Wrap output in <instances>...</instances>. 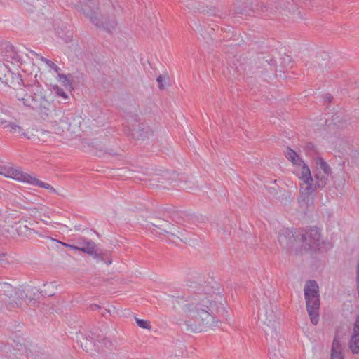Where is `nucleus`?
<instances>
[{"mask_svg": "<svg viewBox=\"0 0 359 359\" xmlns=\"http://www.w3.org/2000/svg\"><path fill=\"white\" fill-rule=\"evenodd\" d=\"M188 285L196 290L192 297L195 302L185 304L183 308L187 332H201L206 328L218 326V323L227 318L225 299L222 296L213 299V294L219 293L216 283L196 285L191 282Z\"/></svg>", "mask_w": 359, "mask_h": 359, "instance_id": "f257e3e1", "label": "nucleus"}, {"mask_svg": "<svg viewBox=\"0 0 359 359\" xmlns=\"http://www.w3.org/2000/svg\"><path fill=\"white\" fill-rule=\"evenodd\" d=\"M16 97L25 107L36 111L43 119L49 116L53 107L46 98L45 90L37 81L20 88L16 93Z\"/></svg>", "mask_w": 359, "mask_h": 359, "instance_id": "f03ea898", "label": "nucleus"}, {"mask_svg": "<svg viewBox=\"0 0 359 359\" xmlns=\"http://www.w3.org/2000/svg\"><path fill=\"white\" fill-rule=\"evenodd\" d=\"M77 9L82 12L97 28L102 29L109 34L115 31L118 22L114 17L100 15L98 12V2L95 0H83L76 5Z\"/></svg>", "mask_w": 359, "mask_h": 359, "instance_id": "7ed1b4c3", "label": "nucleus"}, {"mask_svg": "<svg viewBox=\"0 0 359 359\" xmlns=\"http://www.w3.org/2000/svg\"><path fill=\"white\" fill-rule=\"evenodd\" d=\"M304 294L306 308L311 322L313 325H316L319 322L320 305L319 287L317 282L313 280H307L304 288Z\"/></svg>", "mask_w": 359, "mask_h": 359, "instance_id": "20e7f679", "label": "nucleus"}, {"mask_svg": "<svg viewBox=\"0 0 359 359\" xmlns=\"http://www.w3.org/2000/svg\"><path fill=\"white\" fill-rule=\"evenodd\" d=\"M252 10L261 11L262 13H276L278 11L282 15H288L289 14H295L297 6L293 0H280L271 1L270 3L264 2L251 3Z\"/></svg>", "mask_w": 359, "mask_h": 359, "instance_id": "39448f33", "label": "nucleus"}, {"mask_svg": "<svg viewBox=\"0 0 359 359\" xmlns=\"http://www.w3.org/2000/svg\"><path fill=\"white\" fill-rule=\"evenodd\" d=\"M304 235L302 229H283L279 232L278 242L283 248L292 250L294 247L302 245Z\"/></svg>", "mask_w": 359, "mask_h": 359, "instance_id": "423d86ee", "label": "nucleus"}, {"mask_svg": "<svg viewBox=\"0 0 359 359\" xmlns=\"http://www.w3.org/2000/svg\"><path fill=\"white\" fill-rule=\"evenodd\" d=\"M4 291L7 293L5 295L8 297L6 302L11 309L20 306L22 301L27 297L24 290L13 287L10 284L4 283L2 285Z\"/></svg>", "mask_w": 359, "mask_h": 359, "instance_id": "0eeeda50", "label": "nucleus"}, {"mask_svg": "<svg viewBox=\"0 0 359 359\" xmlns=\"http://www.w3.org/2000/svg\"><path fill=\"white\" fill-rule=\"evenodd\" d=\"M133 121L137 123L133 124L130 129L131 137L136 140H144L154 135V130L146 123H139V116L135 114L132 116Z\"/></svg>", "mask_w": 359, "mask_h": 359, "instance_id": "6e6552de", "label": "nucleus"}, {"mask_svg": "<svg viewBox=\"0 0 359 359\" xmlns=\"http://www.w3.org/2000/svg\"><path fill=\"white\" fill-rule=\"evenodd\" d=\"M162 212L163 213V217H168L175 223L183 226H185V223L190 224L194 218L193 215L185 211H180L172 206L163 207Z\"/></svg>", "mask_w": 359, "mask_h": 359, "instance_id": "1a4fd4ad", "label": "nucleus"}, {"mask_svg": "<svg viewBox=\"0 0 359 359\" xmlns=\"http://www.w3.org/2000/svg\"><path fill=\"white\" fill-rule=\"evenodd\" d=\"M77 250L87 253L96 259L97 262L102 261L107 265L111 264L112 262L111 259L108 257H105L106 254L99 250L97 245L90 240H85L83 245L79 247Z\"/></svg>", "mask_w": 359, "mask_h": 359, "instance_id": "9d476101", "label": "nucleus"}, {"mask_svg": "<svg viewBox=\"0 0 359 359\" xmlns=\"http://www.w3.org/2000/svg\"><path fill=\"white\" fill-rule=\"evenodd\" d=\"M303 233L305 234L303 236L302 247H304V250H316L319 246L320 233L319 229L316 226L310 228L308 230L303 229Z\"/></svg>", "mask_w": 359, "mask_h": 359, "instance_id": "9b49d317", "label": "nucleus"}, {"mask_svg": "<svg viewBox=\"0 0 359 359\" xmlns=\"http://www.w3.org/2000/svg\"><path fill=\"white\" fill-rule=\"evenodd\" d=\"M154 219V222H150L151 224L158 229L162 231L161 233L162 234H170L171 236H175L173 233H171V226L173 224L168 221V217H163V213L162 212V208L158 210L157 212L152 217Z\"/></svg>", "mask_w": 359, "mask_h": 359, "instance_id": "f8f14e48", "label": "nucleus"}, {"mask_svg": "<svg viewBox=\"0 0 359 359\" xmlns=\"http://www.w3.org/2000/svg\"><path fill=\"white\" fill-rule=\"evenodd\" d=\"M95 338L96 334L91 331H88L86 333L81 331L76 332L77 343L86 352L93 351L95 347Z\"/></svg>", "mask_w": 359, "mask_h": 359, "instance_id": "ddd939ff", "label": "nucleus"}, {"mask_svg": "<svg viewBox=\"0 0 359 359\" xmlns=\"http://www.w3.org/2000/svg\"><path fill=\"white\" fill-rule=\"evenodd\" d=\"M299 178L302 179L306 185L305 187H301V191L307 194H312L315 190L319 189L316 187V183H313V179L311 176L310 169L307 165L304 164V165L302 167Z\"/></svg>", "mask_w": 359, "mask_h": 359, "instance_id": "4468645a", "label": "nucleus"}, {"mask_svg": "<svg viewBox=\"0 0 359 359\" xmlns=\"http://www.w3.org/2000/svg\"><path fill=\"white\" fill-rule=\"evenodd\" d=\"M0 55L7 62L17 65L20 63V56L15 51L14 46L9 43H4L1 45Z\"/></svg>", "mask_w": 359, "mask_h": 359, "instance_id": "2eb2a0df", "label": "nucleus"}, {"mask_svg": "<svg viewBox=\"0 0 359 359\" xmlns=\"http://www.w3.org/2000/svg\"><path fill=\"white\" fill-rule=\"evenodd\" d=\"M60 123L63 129L74 131V128L81 124L80 118L73 113H67L62 116Z\"/></svg>", "mask_w": 359, "mask_h": 359, "instance_id": "dca6fc26", "label": "nucleus"}, {"mask_svg": "<svg viewBox=\"0 0 359 359\" xmlns=\"http://www.w3.org/2000/svg\"><path fill=\"white\" fill-rule=\"evenodd\" d=\"M257 58L260 64L259 67H264L267 72L276 70V62L271 55L260 53Z\"/></svg>", "mask_w": 359, "mask_h": 359, "instance_id": "f3484780", "label": "nucleus"}, {"mask_svg": "<svg viewBox=\"0 0 359 359\" xmlns=\"http://www.w3.org/2000/svg\"><path fill=\"white\" fill-rule=\"evenodd\" d=\"M0 175L24 182L26 173L13 168L0 166Z\"/></svg>", "mask_w": 359, "mask_h": 359, "instance_id": "a211bd4d", "label": "nucleus"}, {"mask_svg": "<svg viewBox=\"0 0 359 359\" xmlns=\"http://www.w3.org/2000/svg\"><path fill=\"white\" fill-rule=\"evenodd\" d=\"M2 128L8 130L10 133H18L22 136L27 137V134L23 131L22 128L14 122H9L7 121H2L0 122Z\"/></svg>", "mask_w": 359, "mask_h": 359, "instance_id": "6ab92c4d", "label": "nucleus"}, {"mask_svg": "<svg viewBox=\"0 0 359 359\" xmlns=\"http://www.w3.org/2000/svg\"><path fill=\"white\" fill-rule=\"evenodd\" d=\"M331 359H344L341 345L337 336L334 338L331 348Z\"/></svg>", "mask_w": 359, "mask_h": 359, "instance_id": "aec40b11", "label": "nucleus"}, {"mask_svg": "<svg viewBox=\"0 0 359 359\" xmlns=\"http://www.w3.org/2000/svg\"><path fill=\"white\" fill-rule=\"evenodd\" d=\"M300 196L299 198V203L302 208H304V210H308V208L313 204V198L311 196V194H307L304 191H299Z\"/></svg>", "mask_w": 359, "mask_h": 359, "instance_id": "412c9836", "label": "nucleus"}, {"mask_svg": "<svg viewBox=\"0 0 359 359\" xmlns=\"http://www.w3.org/2000/svg\"><path fill=\"white\" fill-rule=\"evenodd\" d=\"M4 83L9 86H13V88L17 85H22L24 86L26 85L24 83L22 76L18 73L15 74L13 72H12V76H6L4 79Z\"/></svg>", "mask_w": 359, "mask_h": 359, "instance_id": "4be33fe9", "label": "nucleus"}, {"mask_svg": "<svg viewBox=\"0 0 359 359\" xmlns=\"http://www.w3.org/2000/svg\"><path fill=\"white\" fill-rule=\"evenodd\" d=\"M331 173H325L322 171H315L314 178L316 183V187L322 189L324 188L328 182V177Z\"/></svg>", "mask_w": 359, "mask_h": 359, "instance_id": "5701e85b", "label": "nucleus"}, {"mask_svg": "<svg viewBox=\"0 0 359 359\" xmlns=\"http://www.w3.org/2000/svg\"><path fill=\"white\" fill-rule=\"evenodd\" d=\"M285 156L294 165H301L302 164L303 166L305 164L297 153L290 147L287 148Z\"/></svg>", "mask_w": 359, "mask_h": 359, "instance_id": "b1692460", "label": "nucleus"}, {"mask_svg": "<svg viewBox=\"0 0 359 359\" xmlns=\"http://www.w3.org/2000/svg\"><path fill=\"white\" fill-rule=\"evenodd\" d=\"M259 318H262L263 322L264 323H275L276 316L272 310L269 311L267 309H264V311L259 313Z\"/></svg>", "mask_w": 359, "mask_h": 359, "instance_id": "393cba45", "label": "nucleus"}, {"mask_svg": "<svg viewBox=\"0 0 359 359\" xmlns=\"http://www.w3.org/2000/svg\"><path fill=\"white\" fill-rule=\"evenodd\" d=\"M24 182H27L33 185H37L39 187L44 188V189H50L52 188V186L49 184L45 183L43 182H41L36 179V177H32L26 173L25 179L24 180Z\"/></svg>", "mask_w": 359, "mask_h": 359, "instance_id": "a878e982", "label": "nucleus"}, {"mask_svg": "<svg viewBox=\"0 0 359 359\" xmlns=\"http://www.w3.org/2000/svg\"><path fill=\"white\" fill-rule=\"evenodd\" d=\"M316 170L322 171L325 173H331V168L327 162L321 157H318L316 159Z\"/></svg>", "mask_w": 359, "mask_h": 359, "instance_id": "bb28decb", "label": "nucleus"}, {"mask_svg": "<svg viewBox=\"0 0 359 359\" xmlns=\"http://www.w3.org/2000/svg\"><path fill=\"white\" fill-rule=\"evenodd\" d=\"M349 348L353 354H359V336L352 334L349 341Z\"/></svg>", "mask_w": 359, "mask_h": 359, "instance_id": "cd10ccee", "label": "nucleus"}, {"mask_svg": "<svg viewBox=\"0 0 359 359\" xmlns=\"http://www.w3.org/2000/svg\"><path fill=\"white\" fill-rule=\"evenodd\" d=\"M303 149L306 154L311 157H314L318 153L316 146L312 142H306Z\"/></svg>", "mask_w": 359, "mask_h": 359, "instance_id": "c85d7f7f", "label": "nucleus"}, {"mask_svg": "<svg viewBox=\"0 0 359 359\" xmlns=\"http://www.w3.org/2000/svg\"><path fill=\"white\" fill-rule=\"evenodd\" d=\"M12 76V72L4 63H0V81L4 83L6 76Z\"/></svg>", "mask_w": 359, "mask_h": 359, "instance_id": "c756f323", "label": "nucleus"}, {"mask_svg": "<svg viewBox=\"0 0 359 359\" xmlns=\"http://www.w3.org/2000/svg\"><path fill=\"white\" fill-rule=\"evenodd\" d=\"M39 59L46 63L51 69H53L54 72H55L57 74H59V72L61 71V69L58 67L51 60L43 57L40 56Z\"/></svg>", "mask_w": 359, "mask_h": 359, "instance_id": "7c9ffc66", "label": "nucleus"}, {"mask_svg": "<svg viewBox=\"0 0 359 359\" xmlns=\"http://www.w3.org/2000/svg\"><path fill=\"white\" fill-rule=\"evenodd\" d=\"M58 77L60 78V81L66 87L72 86V82L70 79L72 77L71 74H61L60 72L57 74Z\"/></svg>", "mask_w": 359, "mask_h": 359, "instance_id": "2f4dec72", "label": "nucleus"}, {"mask_svg": "<svg viewBox=\"0 0 359 359\" xmlns=\"http://www.w3.org/2000/svg\"><path fill=\"white\" fill-rule=\"evenodd\" d=\"M323 56L325 57H328L325 53H321L316 56V62L318 64L319 67L322 69L326 68L327 66V63L325 62L326 58H324Z\"/></svg>", "mask_w": 359, "mask_h": 359, "instance_id": "473e14b6", "label": "nucleus"}, {"mask_svg": "<svg viewBox=\"0 0 359 359\" xmlns=\"http://www.w3.org/2000/svg\"><path fill=\"white\" fill-rule=\"evenodd\" d=\"M53 90L55 93L58 95L59 97H61L65 100L69 99L67 93L60 87L55 86L53 87Z\"/></svg>", "mask_w": 359, "mask_h": 359, "instance_id": "72a5a7b5", "label": "nucleus"}, {"mask_svg": "<svg viewBox=\"0 0 359 359\" xmlns=\"http://www.w3.org/2000/svg\"><path fill=\"white\" fill-rule=\"evenodd\" d=\"M135 321L137 325L140 327L144 328V329H151L150 322L148 320H145L143 319H139L137 318H135Z\"/></svg>", "mask_w": 359, "mask_h": 359, "instance_id": "f704fd0d", "label": "nucleus"}, {"mask_svg": "<svg viewBox=\"0 0 359 359\" xmlns=\"http://www.w3.org/2000/svg\"><path fill=\"white\" fill-rule=\"evenodd\" d=\"M353 334H357V336H359V316L357 317L354 323Z\"/></svg>", "mask_w": 359, "mask_h": 359, "instance_id": "c9c22d12", "label": "nucleus"}, {"mask_svg": "<svg viewBox=\"0 0 359 359\" xmlns=\"http://www.w3.org/2000/svg\"><path fill=\"white\" fill-rule=\"evenodd\" d=\"M101 343L104 344L107 348H110L113 345L112 341L107 337H103L102 339Z\"/></svg>", "mask_w": 359, "mask_h": 359, "instance_id": "e433bc0d", "label": "nucleus"}, {"mask_svg": "<svg viewBox=\"0 0 359 359\" xmlns=\"http://www.w3.org/2000/svg\"><path fill=\"white\" fill-rule=\"evenodd\" d=\"M11 196V194L9 193V192H6V191H2L1 189H0V201L1 200H4V201H6V200H8L9 199V197Z\"/></svg>", "mask_w": 359, "mask_h": 359, "instance_id": "4c0bfd02", "label": "nucleus"}, {"mask_svg": "<svg viewBox=\"0 0 359 359\" xmlns=\"http://www.w3.org/2000/svg\"><path fill=\"white\" fill-rule=\"evenodd\" d=\"M156 81L158 82V88L161 89V90H163L165 89V86L163 83V77L162 75H159L157 78H156Z\"/></svg>", "mask_w": 359, "mask_h": 359, "instance_id": "58836bf2", "label": "nucleus"}, {"mask_svg": "<svg viewBox=\"0 0 359 359\" xmlns=\"http://www.w3.org/2000/svg\"><path fill=\"white\" fill-rule=\"evenodd\" d=\"M89 309L95 311H100L102 309V308L100 305H97V304H90L89 306Z\"/></svg>", "mask_w": 359, "mask_h": 359, "instance_id": "ea45409f", "label": "nucleus"}, {"mask_svg": "<svg viewBox=\"0 0 359 359\" xmlns=\"http://www.w3.org/2000/svg\"><path fill=\"white\" fill-rule=\"evenodd\" d=\"M62 245L68 248H70V249H72V250H76L79 249V246H76V245H71V244H68V243H62V242H60Z\"/></svg>", "mask_w": 359, "mask_h": 359, "instance_id": "a19ab883", "label": "nucleus"}, {"mask_svg": "<svg viewBox=\"0 0 359 359\" xmlns=\"http://www.w3.org/2000/svg\"><path fill=\"white\" fill-rule=\"evenodd\" d=\"M333 99V97L330 94H326L324 95V100L327 102H330Z\"/></svg>", "mask_w": 359, "mask_h": 359, "instance_id": "79ce46f5", "label": "nucleus"}, {"mask_svg": "<svg viewBox=\"0 0 359 359\" xmlns=\"http://www.w3.org/2000/svg\"><path fill=\"white\" fill-rule=\"evenodd\" d=\"M24 229L26 230V231H31V229H29L27 226H24L22 228L20 227V229L18 231V234L19 235L22 234L23 233V230Z\"/></svg>", "mask_w": 359, "mask_h": 359, "instance_id": "37998d69", "label": "nucleus"}, {"mask_svg": "<svg viewBox=\"0 0 359 359\" xmlns=\"http://www.w3.org/2000/svg\"><path fill=\"white\" fill-rule=\"evenodd\" d=\"M60 37L62 38L66 43H68L69 41H72L71 35L67 36L66 37H62V36H60Z\"/></svg>", "mask_w": 359, "mask_h": 359, "instance_id": "c03bdc74", "label": "nucleus"}, {"mask_svg": "<svg viewBox=\"0 0 359 359\" xmlns=\"http://www.w3.org/2000/svg\"><path fill=\"white\" fill-rule=\"evenodd\" d=\"M101 311H102V312H101V315H102V316H105L106 313L109 312V310L105 309H102Z\"/></svg>", "mask_w": 359, "mask_h": 359, "instance_id": "a18cd8bd", "label": "nucleus"}, {"mask_svg": "<svg viewBox=\"0 0 359 359\" xmlns=\"http://www.w3.org/2000/svg\"><path fill=\"white\" fill-rule=\"evenodd\" d=\"M283 60H287L288 62H290L291 57L289 55H286L285 57H283Z\"/></svg>", "mask_w": 359, "mask_h": 359, "instance_id": "49530a36", "label": "nucleus"}, {"mask_svg": "<svg viewBox=\"0 0 359 359\" xmlns=\"http://www.w3.org/2000/svg\"><path fill=\"white\" fill-rule=\"evenodd\" d=\"M5 255H6L4 253H1V254L0 253V262L4 261V258Z\"/></svg>", "mask_w": 359, "mask_h": 359, "instance_id": "de8ad7c7", "label": "nucleus"}, {"mask_svg": "<svg viewBox=\"0 0 359 359\" xmlns=\"http://www.w3.org/2000/svg\"><path fill=\"white\" fill-rule=\"evenodd\" d=\"M30 53H31L32 54H33L34 55H36V56H38V57L39 56V55L36 52H34V51H33V50H30Z\"/></svg>", "mask_w": 359, "mask_h": 359, "instance_id": "09e8293b", "label": "nucleus"}, {"mask_svg": "<svg viewBox=\"0 0 359 359\" xmlns=\"http://www.w3.org/2000/svg\"><path fill=\"white\" fill-rule=\"evenodd\" d=\"M48 189L50 190L51 191L54 192V193L56 192L55 189L53 187H52V188Z\"/></svg>", "mask_w": 359, "mask_h": 359, "instance_id": "8fccbe9b", "label": "nucleus"}, {"mask_svg": "<svg viewBox=\"0 0 359 359\" xmlns=\"http://www.w3.org/2000/svg\"><path fill=\"white\" fill-rule=\"evenodd\" d=\"M48 189L50 190L51 191L54 192V193L56 192L55 189L53 187H52V188Z\"/></svg>", "mask_w": 359, "mask_h": 359, "instance_id": "3c124183", "label": "nucleus"}, {"mask_svg": "<svg viewBox=\"0 0 359 359\" xmlns=\"http://www.w3.org/2000/svg\"><path fill=\"white\" fill-rule=\"evenodd\" d=\"M271 189H272V191H270V194H272V192H274V191L277 192L276 189L275 188H271Z\"/></svg>", "mask_w": 359, "mask_h": 359, "instance_id": "603ef678", "label": "nucleus"}, {"mask_svg": "<svg viewBox=\"0 0 359 359\" xmlns=\"http://www.w3.org/2000/svg\"><path fill=\"white\" fill-rule=\"evenodd\" d=\"M271 189H272V191H270V194H272V192H274V191L277 192L276 189L275 188H271Z\"/></svg>", "mask_w": 359, "mask_h": 359, "instance_id": "864d4df0", "label": "nucleus"}, {"mask_svg": "<svg viewBox=\"0 0 359 359\" xmlns=\"http://www.w3.org/2000/svg\"><path fill=\"white\" fill-rule=\"evenodd\" d=\"M271 189H272V191H270V194H272V192H274V191L277 192L276 189L275 188H271Z\"/></svg>", "mask_w": 359, "mask_h": 359, "instance_id": "5fc2aeb1", "label": "nucleus"}, {"mask_svg": "<svg viewBox=\"0 0 359 359\" xmlns=\"http://www.w3.org/2000/svg\"><path fill=\"white\" fill-rule=\"evenodd\" d=\"M98 338H99V337L96 336L95 341L97 340V341H98V342L101 343L102 341H100V340H99Z\"/></svg>", "mask_w": 359, "mask_h": 359, "instance_id": "6e6d98bb", "label": "nucleus"}, {"mask_svg": "<svg viewBox=\"0 0 359 359\" xmlns=\"http://www.w3.org/2000/svg\"><path fill=\"white\" fill-rule=\"evenodd\" d=\"M256 302H257V305L260 304V302H259V301L258 299L256 300Z\"/></svg>", "mask_w": 359, "mask_h": 359, "instance_id": "4d7b16f0", "label": "nucleus"}, {"mask_svg": "<svg viewBox=\"0 0 359 359\" xmlns=\"http://www.w3.org/2000/svg\"><path fill=\"white\" fill-rule=\"evenodd\" d=\"M154 231H155V229H153V230L151 231V233H154Z\"/></svg>", "mask_w": 359, "mask_h": 359, "instance_id": "13d9d810", "label": "nucleus"}, {"mask_svg": "<svg viewBox=\"0 0 359 359\" xmlns=\"http://www.w3.org/2000/svg\"><path fill=\"white\" fill-rule=\"evenodd\" d=\"M1 215V210H0V216Z\"/></svg>", "mask_w": 359, "mask_h": 359, "instance_id": "bf43d9fd", "label": "nucleus"}]
</instances>
